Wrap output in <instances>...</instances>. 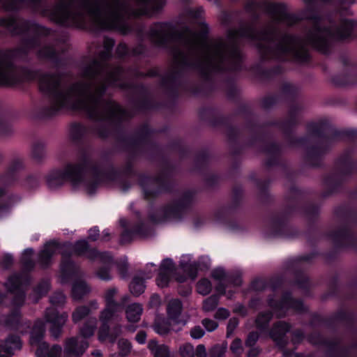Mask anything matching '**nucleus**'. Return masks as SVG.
<instances>
[{"label": "nucleus", "instance_id": "nucleus-1", "mask_svg": "<svg viewBox=\"0 0 357 357\" xmlns=\"http://www.w3.org/2000/svg\"><path fill=\"white\" fill-rule=\"evenodd\" d=\"M266 11L275 22L292 26L303 20L312 23L305 36L283 33L273 23L257 31L252 24L230 30L228 39L206 41L208 24H199V31L185 29L176 30L171 24L160 22L150 29L151 41L158 46L170 47L172 63L168 73L162 78L161 85L170 96L180 89H186L185 78L189 73L197 72L208 80L213 73L236 72L241 69L242 38L257 40L261 60L284 59L289 55L300 63L310 59L307 45L324 54L331 53L334 40H343V19L337 23L326 25L322 18L312 10L301 15L287 13L284 4L268 3Z\"/></svg>", "mask_w": 357, "mask_h": 357}, {"label": "nucleus", "instance_id": "nucleus-2", "mask_svg": "<svg viewBox=\"0 0 357 357\" xmlns=\"http://www.w3.org/2000/svg\"><path fill=\"white\" fill-rule=\"evenodd\" d=\"M37 73L40 91L50 98V105L43 107L40 117H52L61 109L71 108L83 112L91 121L89 129L79 123H73L70 136L73 141H79L89 130L100 138L114 135L118 146L128 152V158L123 169L124 174L132 173V160L141 153L153 152L158 147L151 139V130L147 124L139 126L131 136H128L121 128L122 122L132 114L123 109L114 100L102 99L105 86L95 78L86 76L84 68L82 76L85 80L68 85L61 73Z\"/></svg>", "mask_w": 357, "mask_h": 357}, {"label": "nucleus", "instance_id": "nucleus-3", "mask_svg": "<svg viewBox=\"0 0 357 357\" xmlns=\"http://www.w3.org/2000/svg\"><path fill=\"white\" fill-rule=\"evenodd\" d=\"M302 109L303 107L300 104L293 103L289 107L285 119L268 120L259 123L250 106L243 105L239 107L238 113L245 119V130L251 135L246 144L258 149L266 155L265 165L267 167L278 163L282 151L278 144L265 141L264 135L268 127L278 126L284 134L286 141L290 146H305L303 161L312 167L322 165L325 156L331 150L335 141L341 139L344 136L354 139L357 135L356 131H340L328 121H320L307 124L305 137H296L292 134V129L299 124Z\"/></svg>", "mask_w": 357, "mask_h": 357}, {"label": "nucleus", "instance_id": "nucleus-4", "mask_svg": "<svg viewBox=\"0 0 357 357\" xmlns=\"http://www.w3.org/2000/svg\"><path fill=\"white\" fill-rule=\"evenodd\" d=\"M7 10L29 6L43 16L61 26L85 22L89 17L102 29H119L126 35L132 29L127 20L131 17L151 16L165 5L164 0H60L48 5L44 0H1Z\"/></svg>", "mask_w": 357, "mask_h": 357}, {"label": "nucleus", "instance_id": "nucleus-5", "mask_svg": "<svg viewBox=\"0 0 357 357\" xmlns=\"http://www.w3.org/2000/svg\"><path fill=\"white\" fill-rule=\"evenodd\" d=\"M114 43L112 38H104L103 50L99 53L98 59H92L84 67V75L95 78L100 84L105 86V89L111 86L127 91L134 108L137 110L152 108L153 102L147 89L143 85H135L128 80L130 78L155 77L157 75L156 70L151 69L147 73H144L136 68L125 70L120 66L108 65L106 61L112 57Z\"/></svg>", "mask_w": 357, "mask_h": 357}, {"label": "nucleus", "instance_id": "nucleus-6", "mask_svg": "<svg viewBox=\"0 0 357 357\" xmlns=\"http://www.w3.org/2000/svg\"><path fill=\"white\" fill-rule=\"evenodd\" d=\"M13 35L22 34L20 45L13 50H0V84L12 85L35 79L37 73L24 67H17L13 59L26 56L40 44L39 37L50 34V29L15 17L0 20V28Z\"/></svg>", "mask_w": 357, "mask_h": 357}, {"label": "nucleus", "instance_id": "nucleus-7", "mask_svg": "<svg viewBox=\"0 0 357 357\" xmlns=\"http://www.w3.org/2000/svg\"><path fill=\"white\" fill-rule=\"evenodd\" d=\"M84 174L89 175L86 185L89 195L93 194L101 184L112 181L117 177V173L113 167L101 166L84 152L77 162L68 163L63 169L50 172L45 176V181L50 189L60 188L67 181L76 187L84 181Z\"/></svg>", "mask_w": 357, "mask_h": 357}, {"label": "nucleus", "instance_id": "nucleus-8", "mask_svg": "<svg viewBox=\"0 0 357 357\" xmlns=\"http://www.w3.org/2000/svg\"><path fill=\"white\" fill-rule=\"evenodd\" d=\"M195 194L192 190H184L178 198L151 213L150 220L155 224L181 220L195 202Z\"/></svg>", "mask_w": 357, "mask_h": 357}, {"label": "nucleus", "instance_id": "nucleus-9", "mask_svg": "<svg viewBox=\"0 0 357 357\" xmlns=\"http://www.w3.org/2000/svg\"><path fill=\"white\" fill-rule=\"evenodd\" d=\"M73 245L69 242L60 243L57 240H51L47 242L43 249L38 255V263L43 268H47L51 264V259L54 255L59 252L62 256L61 269L63 275L70 278L79 274V266L70 259L69 252Z\"/></svg>", "mask_w": 357, "mask_h": 357}, {"label": "nucleus", "instance_id": "nucleus-10", "mask_svg": "<svg viewBox=\"0 0 357 357\" xmlns=\"http://www.w3.org/2000/svg\"><path fill=\"white\" fill-rule=\"evenodd\" d=\"M354 150L346 149L337 159L335 170L324 177V189L321 192L322 198H327L335 194L346 178L352 174L355 165L352 160Z\"/></svg>", "mask_w": 357, "mask_h": 357}, {"label": "nucleus", "instance_id": "nucleus-11", "mask_svg": "<svg viewBox=\"0 0 357 357\" xmlns=\"http://www.w3.org/2000/svg\"><path fill=\"white\" fill-rule=\"evenodd\" d=\"M173 168L168 162H162L159 174L154 177L142 176L140 184L143 188L144 197L146 199L156 198L161 193L171 189V177Z\"/></svg>", "mask_w": 357, "mask_h": 357}, {"label": "nucleus", "instance_id": "nucleus-12", "mask_svg": "<svg viewBox=\"0 0 357 357\" xmlns=\"http://www.w3.org/2000/svg\"><path fill=\"white\" fill-rule=\"evenodd\" d=\"M119 310V307L106 305L105 308L100 312L99 316L100 326L98 332V337L101 342L108 340L109 343L114 344L117 337L121 334V325L118 324L110 325L111 320Z\"/></svg>", "mask_w": 357, "mask_h": 357}, {"label": "nucleus", "instance_id": "nucleus-13", "mask_svg": "<svg viewBox=\"0 0 357 357\" xmlns=\"http://www.w3.org/2000/svg\"><path fill=\"white\" fill-rule=\"evenodd\" d=\"M315 255L313 253L305 255L288 261L286 264L287 269L294 274V284L305 294L308 293L312 284L303 270L311 263Z\"/></svg>", "mask_w": 357, "mask_h": 357}, {"label": "nucleus", "instance_id": "nucleus-14", "mask_svg": "<svg viewBox=\"0 0 357 357\" xmlns=\"http://www.w3.org/2000/svg\"><path fill=\"white\" fill-rule=\"evenodd\" d=\"M356 314L351 310L340 308L329 317H323L320 315H314L310 321V325L313 328L325 326H333L336 323H343L350 325L355 321Z\"/></svg>", "mask_w": 357, "mask_h": 357}, {"label": "nucleus", "instance_id": "nucleus-15", "mask_svg": "<svg viewBox=\"0 0 357 357\" xmlns=\"http://www.w3.org/2000/svg\"><path fill=\"white\" fill-rule=\"evenodd\" d=\"M269 306L277 313L278 317L285 315V311L292 309L296 312H301L304 310L303 302L300 299H295L289 291L283 293L280 301L271 298L268 301Z\"/></svg>", "mask_w": 357, "mask_h": 357}, {"label": "nucleus", "instance_id": "nucleus-16", "mask_svg": "<svg viewBox=\"0 0 357 357\" xmlns=\"http://www.w3.org/2000/svg\"><path fill=\"white\" fill-rule=\"evenodd\" d=\"M68 317L66 312L59 314L58 310L54 307L46 309L45 312V321L50 324L49 331L54 339L57 340L62 335L63 326L68 320Z\"/></svg>", "mask_w": 357, "mask_h": 357}, {"label": "nucleus", "instance_id": "nucleus-17", "mask_svg": "<svg viewBox=\"0 0 357 357\" xmlns=\"http://www.w3.org/2000/svg\"><path fill=\"white\" fill-rule=\"evenodd\" d=\"M88 340L75 336L66 339L63 344L64 357H80L89 347Z\"/></svg>", "mask_w": 357, "mask_h": 357}, {"label": "nucleus", "instance_id": "nucleus-18", "mask_svg": "<svg viewBox=\"0 0 357 357\" xmlns=\"http://www.w3.org/2000/svg\"><path fill=\"white\" fill-rule=\"evenodd\" d=\"M330 236L337 247L351 246L357 248V240L355 235L347 227H342L333 231Z\"/></svg>", "mask_w": 357, "mask_h": 357}, {"label": "nucleus", "instance_id": "nucleus-19", "mask_svg": "<svg viewBox=\"0 0 357 357\" xmlns=\"http://www.w3.org/2000/svg\"><path fill=\"white\" fill-rule=\"evenodd\" d=\"M291 327L289 323L279 321L273 324L270 331V337L280 349L283 350L289 342L287 333L290 331Z\"/></svg>", "mask_w": 357, "mask_h": 357}, {"label": "nucleus", "instance_id": "nucleus-20", "mask_svg": "<svg viewBox=\"0 0 357 357\" xmlns=\"http://www.w3.org/2000/svg\"><path fill=\"white\" fill-rule=\"evenodd\" d=\"M24 280L23 274L14 275L9 278L8 288L14 294L13 304L16 306H22L24 302L25 294L22 289V284Z\"/></svg>", "mask_w": 357, "mask_h": 357}, {"label": "nucleus", "instance_id": "nucleus-21", "mask_svg": "<svg viewBox=\"0 0 357 357\" xmlns=\"http://www.w3.org/2000/svg\"><path fill=\"white\" fill-rule=\"evenodd\" d=\"M225 133L227 138L229 153L233 155L240 154L242 151V147L239 144L241 132L236 127L227 125L225 127Z\"/></svg>", "mask_w": 357, "mask_h": 357}, {"label": "nucleus", "instance_id": "nucleus-22", "mask_svg": "<svg viewBox=\"0 0 357 357\" xmlns=\"http://www.w3.org/2000/svg\"><path fill=\"white\" fill-rule=\"evenodd\" d=\"M59 40H56L55 44H45L37 52V56L40 59H46L52 62V63L59 67L61 65V61L59 58V50L57 48Z\"/></svg>", "mask_w": 357, "mask_h": 357}, {"label": "nucleus", "instance_id": "nucleus-23", "mask_svg": "<svg viewBox=\"0 0 357 357\" xmlns=\"http://www.w3.org/2000/svg\"><path fill=\"white\" fill-rule=\"evenodd\" d=\"M303 198V192L294 184H290L285 196V214H291L300 204Z\"/></svg>", "mask_w": 357, "mask_h": 357}, {"label": "nucleus", "instance_id": "nucleus-24", "mask_svg": "<svg viewBox=\"0 0 357 357\" xmlns=\"http://www.w3.org/2000/svg\"><path fill=\"white\" fill-rule=\"evenodd\" d=\"M176 267L169 259H165L161 264L158 276V284L161 287H167L171 278L174 275Z\"/></svg>", "mask_w": 357, "mask_h": 357}, {"label": "nucleus", "instance_id": "nucleus-25", "mask_svg": "<svg viewBox=\"0 0 357 357\" xmlns=\"http://www.w3.org/2000/svg\"><path fill=\"white\" fill-rule=\"evenodd\" d=\"M170 321L168 318L157 315L152 324V328L158 334L162 336L169 335L172 331L176 333L181 331V328H173Z\"/></svg>", "mask_w": 357, "mask_h": 357}, {"label": "nucleus", "instance_id": "nucleus-26", "mask_svg": "<svg viewBox=\"0 0 357 357\" xmlns=\"http://www.w3.org/2000/svg\"><path fill=\"white\" fill-rule=\"evenodd\" d=\"M183 310V305L179 299H172L170 300L167 305V318L174 322L176 324H182L185 326L186 321L179 319Z\"/></svg>", "mask_w": 357, "mask_h": 357}, {"label": "nucleus", "instance_id": "nucleus-27", "mask_svg": "<svg viewBox=\"0 0 357 357\" xmlns=\"http://www.w3.org/2000/svg\"><path fill=\"white\" fill-rule=\"evenodd\" d=\"M47 144L41 139H37L31 145V159L37 164L44 162L47 156Z\"/></svg>", "mask_w": 357, "mask_h": 357}, {"label": "nucleus", "instance_id": "nucleus-28", "mask_svg": "<svg viewBox=\"0 0 357 357\" xmlns=\"http://www.w3.org/2000/svg\"><path fill=\"white\" fill-rule=\"evenodd\" d=\"M45 323L41 319H37L30 331L29 344L30 346L44 341L45 336Z\"/></svg>", "mask_w": 357, "mask_h": 357}, {"label": "nucleus", "instance_id": "nucleus-29", "mask_svg": "<svg viewBox=\"0 0 357 357\" xmlns=\"http://www.w3.org/2000/svg\"><path fill=\"white\" fill-rule=\"evenodd\" d=\"M22 342L20 337L17 335H9L1 344V348L7 354L12 355L15 350L21 349Z\"/></svg>", "mask_w": 357, "mask_h": 357}, {"label": "nucleus", "instance_id": "nucleus-30", "mask_svg": "<svg viewBox=\"0 0 357 357\" xmlns=\"http://www.w3.org/2000/svg\"><path fill=\"white\" fill-rule=\"evenodd\" d=\"M21 314L18 308H14L10 314L0 317V324L10 329H16L20 322Z\"/></svg>", "mask_w": 357, "mask_h": 357}, {"label": "nucleus", "instance_id": "nucleus-31", "mask_svg": "<svg viewBox=\"0 0 357 357\" xmlns=\"http://www.w3.org/2000/svg\"><path fill=\"white\" fill-rule=\"evenodd\" d=\"M287 227L286 219L282 217L274 218L271 222L268 235L269 236H277L284 234Z\"/></svg>", "mask_w": 357, "mask_h": 357}, {"label": "nucleus", "instance_id": "nucleus-32", "mask_svg": "<svg viewBox=\"0 0 357 357\" xmlns=\"http://www.w3.org/2000/svg\"><path fill=\"white\" fill-rule=\"evenodd\" d=\"M87 258L91 260L99 259L103 266H111L113 258L108 252H100L96 249H91L86 252Z\"/></svg>", "mask_w": 357, "mask_h": 357}, {"label": "nucleus", "instance_id": "nucleus-33", "mask_svg": "<svg viewBox=\"0 0 357 357\" xmlns=\"http://www.w3.org/2000/svg\"><path fill=\"white\" fill-rule=\"evenodd\" d=\"M97 326V319L95 317L89 318L79 329L77 336L84 337V340L90 338L94 335Z\"/></svg>", "mask_w": 357, "mask_h": 357}, {"label": "nucleus", "instance_id": "nucleus-34", "mask_svg": "<svg viewBox=\"0 0 357 357\" xmlns=\"http://www.w3.org/2000/svg\"><path fill=\"white\" fill-rule=\"evenodd\" d=\"M50 289V284L48 280H42L37 286L34 288L33 293L30 298L32 299L33 303H36L40 298L45 296Z\"/></svg>", "mask_w": 357, "mask_h": 357}, {"label": "nucleus", "instance_id": "nucleus-35", "mask_svg": "<svg viewBox=\"0 0 357 357\" xmlns=\"http://www.w3.org/2000/svg\"><path fill=\"white\" fill-rule=\"evenodd\" d=\"M90 288L86 283L84 281H76L73 283L72 287V297L75 301H80L82 298L89 294Z\"/></svg>", "mask_w": 357, "mask_h": 357}, {"label": "nucleus", "instance_id": "nucleus-36", "mask_svg": "<svg viewBox=\"0 0 357 357\" xmlns=\"http://www.w3.org/2000/svg\"><path fill=\"white\" fill-rule=\"evenodd\" d=\"M143 311L142 305L138 303L129 305L126 310V317L128 321L138 322Z\"/></svg>", "mask_w": 357, "mask_h": 357}, {"label": "nucleus", "instance_id": "nucleus-37", "mask_svg": "<svg viewBox=\"0 0 357 357\" xmlns=\"http://www.w3.org/2000/svg\"><path fill=\"white\" fill-rule=\"evenodd\" d=\"M149 348L153 353L154 357H170L169 347L165 344H158L156 340H151L149 342Z\"/></svg>", "mask_w": 357, "mask_h": 357}, {"label": "nucleus", "instance_id": "nucleus-38", "mask_svg": "<svg viewBox=\"0 0 357 357\" xmlns=\"http://www.w3.org/2000/svg\"><path fill=\"white\" fill-rule=\"evenodd\" d=\"M130 291L135 296H139L145 290L144 279L139 276H135L129 285Z\"/></svg>", "mask_w": 357, "mask_h": 357}, {"label": "nucleus", "instance_id": "nucleus-39", "mask_svg": "<svg viewBox=\"0 0 357 357\" xmlns=\"http://www.w3.org/2000/svg\"><path fill=\"white\" fill-rule=\"evenodd\" d=\"M210 160V154L206 150L199 151L194 162L195 169L201 170L208 165Z\"/></svg>", "mask_w": 357, "mask_h": 357}, {"label": "nucleus", "instance_id": "nucleus-40", "mask_svg": "<svg viewBox=\"0 0 357 357\" xmlns=\"http://www.w3.org/2000/svg\"><path fill=\"white\" fill-rule=\"evenodd\" d=\"M282 94L287 99L294 98L299 92V88L295 84L284 82L280 86Z\"/></svg>", "mask_w": 357, "mask_h": 357}, {"label": "nucleus", "instance_id": "nucleus-41", "mask_svg": "<svg viewBox=\"0 0 357 357\" xmlns=\"http://www.w3.org/2000/svg\"><path fill=\"white\" fill-rule=\"evenodd\" d=\"M33 250L32 249H26L22 254L21 263L24 272H29L33 269L35 263L32 259Z\"/></svg>", "mask_w": 357, "mask_h": 357}, {"label": "nucleus", "instance_id": "nucleus-42", "mask_svg": "<svg viewBox=\"0 0 357 357\" xmlns=\"http://www.w3.org/2000/svg\"><path fill=\"white\" fill-rule=\"evenodd\" d=\"M91 312L89 307L81 305L77 307L72 313V320L73 323L77 324L86 317Z\"/></svg>", "mask_w": 357, "mask_h": 357}, {"label": "nucleus", "instance_id": "nucleus-43", "mask_svg": "<svg viewBox=\"0 0 357 357\" xmlns=\"http://www.w3.org/2000/svg\"><path fill=\"white\" fill-rule=\"evenodd\" d=\"M272 317L273 314L271 312L259 313L255 320L257 328L261 331L266 329Z\"/></svg>", "mask_w": 357, "mask_h": 357}, {"label": "nucleus", "instance_id": "nucleus-44", "mask_svg": "<svg viewBox=\"0 0 357 357\" xmlns=\"http://www.w3.org/2000/svg\"><path fill=\"white\" fill-rule=\"evenodd\" d=\"M243 196V190L242 188L239 185H236L233 188L232 191V200L231 206H229V210L231 211L236 208L241 204V199Z\"/></svg>", "mask_w": 357, "mask_h": 357}, {"label": "nucleus", "instance_id": "nucleus-45", "mask_svg": "<svg viewBox=\"0 0 357 357\" xmlns=\"http://www.w3.org/2000/svg\"><path fill=\"white\" fill-rule=\"evenodd\" d=\"M31 348H36L35 354L38 357H46L49 352L50 345L45 340L38 344H33Z\"/></svg>", "mask_w": 357, "mask_h": 357}, {"label": "nucleus", "instance_id": "nucleus-46", "mask_svg": "<svg viewBox=\"0 0 357 357\" xmlns=\"http://www.w3.org/2000/svg\"><path fill=\"white\" fill-rule=\"evenodd\" d=\"M268 181H257L256 184L258 188V197L261 202L267 201L268 193L267 190Z\"/></svg>", "mask_w": 357, "mask_h": 357}, {"label": "nucleus", "instance_id": "nucleus-47", "mask_svg": "<svg viewBox=\"0 0 357 357\" xmlns=\"http://www.w3.org/2000/svg\"><path fill=\"white\" fill-rule=\"evenodd\" d=\"M117 289L114 287L109 289L105 292V299L107 306L120 307V303H117L114 301V297L116 294Z\"/></svg>", "mask_w": 357, "mask_h": 357}, {"label": "nucleus", "instance_id": "nucleus-48", "mask_svg": "<svg viewBox=\"0 0 357 357\" xmlns=\"http://www.w3.org/2000/svg\"><path fill=\"white\" fill-rule=\"evenodd\" d=\"M66 297L61 291H56L50 297L52 305L62 307L66 303Z\"/></svg>", "mask_w": 357, "mask_h": 357}, {"label": "nucleus", "instance_id": "nucleus-49", "mask_svg": "<svg viewBox=\"0 0 357 357\" xmlns=\"http://www.w3.org/2000/svg\"><path fill=\"white\" fill-rule=\"evenodd\" d=\"M219 298L216 295H212L203 303V310L206 312L213 310L218 305Z\"/></svg>", "mask_w": 357, "mask_h": 357}, {"label": "nucleus", "instance_id": "nucleus-50", "mask_svg": "<svg viewBox=\"0 0 357 357\" xmlns=\"http://www.w3.org/2000/svg\"><path fill=\"white\" fill-rule=\"evenodd\" d=\"M197 288L199 294L202 295H207L211 292L212 285L208 279L204 278L198 282Z\"/></svg>", "mask_w": 357, "mask_h": 357}, {"label": "nucleus", "instance_id": "nucleus-51", "mask_svg": "<svg viewBox=\"0 0 357 357\" xmlns=\"http://www.w3.org/2000/svg\"><path fill=\"white\" fill-rule=\"evenodd\" d=\"M118 347L119 349V353L118 354L121 355L124 357L128 356L130 353L131 344L126 339H120L118 342Z\"/></svg>", "mask_w": 357, "mask_h": 357}, {"label": "nucleus", "instance_id": "nucleus-52", "mask_svg": "<svg viewBox=\"0 0 357 357\" xmlns=\"http://www.w3.org/2000/svg\"><path fill=\"white\" fill-rule=\"evenodd\" d=\"M303 213L307 219L313 220L319 214V208L315 205L309 204L303 208Z\"/></svg>", "mask_w": 357, "mask_h": 357}, {"label": "nucleus", "instance_id": "nucleus-53", "mask_svg": "<svg viewBox=\"0 0 357 357\" xmlns=\"http://www.w3.org/2000/svg\"><path fill=\"white\" fill-rule=\"evenodd\" d=\"M278 102V98L275 96H267L260 101L261 107L264 109H269Z\"/></svg>", "mask_w": 357, "mask_h": 357}, {"label": "nucleus", "instance_id": "nucleus-54", "mask_svg": "<svg viewBox=\"0 0 357 357\" xmlns=\"http://www.w3.org/2000/svg\"><path fill=\"white\" fill-rule=\"evenodd\" d=\"M205 183L208 187H213L219 182L220 177L213 172H206L204 174Z\"/></svg>", "mask_w": 357, "mask_h": 357}, {"label": "nucleus", "instance_id": "nucleus-55", "mask_svg": "<svg viewBox=\"0 0 357 357\" xmlns=\"http://www.w3.org/2000/svg\"><path fill=\"white\" fill-rule=\"evenodd\" d=\"M179 353L182 357H194L195 349L193 346L190 343H186L179 349Z\"/></svg>", "mask_w": 357, "mask_h": 357}, {"label": "nucleus", "instance_id": "nucleus-56", "mask_svg": "<svg viewBox=\"0 0 357 357\" xmlns=\"http://www.w3.org/2000/svg\"><path fill=\"white\" fill-rule=\"evenodd\" d=\"M134 236L132 230L124 229L121 234L120 244L123 245L130 243L133 240Z\"/></svg>", "mask_w": 357, "mask_h": 357}, {"label": "nucleus", "instance_id": "nucleus-57", "mask_svg": "<svg viewBox=\"0 0 357 357\" xmlns=\"http://www.w3.org/2000/svg\"><path fill=\"white\" fill-rule=\"evenodd\" d=\"M184 272H185L192 280L195 279L197 274V266L196 264H185L182 265Z\"/></svg>", "mask_w": 357, "mask_h": 357}, {"label": "nucleus", "instance_id": "nucleus-58", "mask_svg": "<svg viewBox=\"0 0 357 357\" xmlns=\"http://www.w3.org/2000/svg\"><path fill=\"white\" fill-rule=\"evenodd\" d=\"M259 337V334L257 331L250 332L245 341V345L247 347H252L255 345Z\"/></svg>", "mask_w": 357, "mask_h": 357}, {"label": "nucleus", "instance_id": "nucleus-59", "mask_svg": "<svg viewBox=\"0 0 357 357\" xmlns=\"http://www.w3.org/2000/svg\"><path fill=\"white\" fill-rule=\"evenodd\" d=\"M88 248H89V244L86 241H85V240L78 241L74 246V251L78 255H81L83 253H84L86 251H87V252L89 251Z\"/></svg>", "mask_w": 357, "mask_h": 357}, {"label": "nucleus", "instance_id": "nucleus-60", "mask_svg": "<svg viewBox=\"0 0 357 357\" xmlns=\"http://www.w3.org/2000/svg\"><path fill=\"white\" fill-rule=\"evenodd\" d=\"M13 132V128L8 123L0 120V137H6Z\"/></svg>", "mask_w": 357, "mask_h": 357}, {"label": "nucleus", "instance_id": "nucleus-61", "mask_svg": "<svg viewBox=\"0 0 357 357\" xmlns=\"http://www.w3.org/2000/svg\"><path fill=\"white\" fill-rule=\"evenodd\" d=\"M284 71V69L280 66H277L275 68L269 70H264L263 72V75L265 78H272L275 75H280Z\"/></svg>", "mask_w": 357, "mask_h": 357}, {"label": "nucleus", "instance_id": "nucleus-62", "mask_svg": "<svg viewBox=\"0 0 357 357\" xmlns=\"http://www.w3.org/2000/svg\"><path fill=\"white\" fill-rule=\"evenodd\" d=\"M225 352V347L215 344L209 350V357H222Z\"/></svg>", "mask_w": 357, "mask_h": 357}, {"label": "nucleus", "instance_id": "nucleus-63", "mask_svg": "<svg viewBox=\"0 0 357 357\" xmlns=\"http://www.w3.org/2000/svg\"><path fill=\"white\" fill-rule=\"evenodd\" d=\"M129 54L127 45L124 43H120L116 47L115 56L119 59H122Z\"/></svg>", "mask_w": 357, "mask_h": 357}, {"label": "nucleus", "instance_id": "nucleus-64", "mask_svg": "<svg viewBox=\"0 0 357 357\" xmlns=\"http://www.w3.org/2000/svg\"><path fill=\"white\" fill-rule=\"evenodd\" d=\"M110 266L100 267L96 273V275L103 280H109L111 279L109 275Z\"/></svg>", "mask_w": 357, "mask_h": 357}]
</instances>
